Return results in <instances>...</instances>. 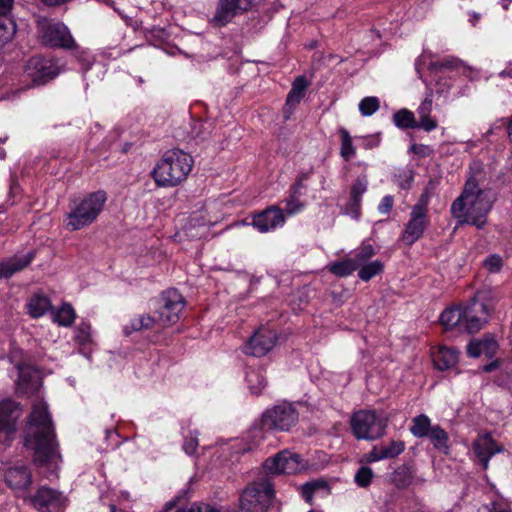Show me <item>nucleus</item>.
<instances>
[{"instance_id": "49530a36", "label": "nucleus", "mask_w": 512, "mask_h": 512, "mask_svg": "<svg viewBox=\"0 0 512 512\" xmlns=\"http://www.w3.org/2000/svg\"><path fill=\"white\" fill-rule=\"evenodd\" d=\"M91 327L87 323H81L76 329L75 338L80 344H86L90 341Z\"/></svg>"}, {"instance_id": "774afa93", "label": "nucleus", "mask_w": 512, "mask_h": 512, "mask_svg": "<svg viewBox=\"0 0 512 512\" xmlns=\"http://www.w3.org/2000/svg\"><path fill=\"white\" fill-rule=\"evenodd\" d=\"M259 431L257 429H254L253 430V433H254V436H256V434L258 433Z\"/></svg>"}, {"instance_id": "58836bf2", "label": "nucleus", "mask_w": 512, "mask_h": 512, "mask_svg": "<svg viewBox=\"0 0 512 512\" xmlns=\"http://www.w3.org/2000/svg\"><path fill=\"white\" fill-rule=\"evenodd\" d=\"M16 25L10 17L0 16V48L15 34Z\"/></svg>"}, {"instance_id": "e2e57ef3", "label": "nucleus", "mask_w": 512, "mask_h": 512, "mask_svg": "<svg viewBox=\"0 0 512 512\" xmlns=\"http://www.w3.org/2000/svg\"><path fill=\"white\" fill-rule=\"evenodd\" d=\"M508 137H509L510 141L512 142V120L510 121V123L508 125Z\"/></svg>"}, {"instance_id": "0e129e2a", "label": "nucleus", "mask_w": 512, "mask_h": 512, "mask_svg": "<svg viewBox=\"0 0 512 512\" xmlns=\"http://www.w3.org/2000/svg\"><path fill=\"white\" fill-rule=\"evenodd\" d=\"M501 3H502V7L504 9H508V6L511 3V0H502Z\"/></svg>"}, {"instance_id": "f257e3e1", "label": "nucleus", "mask_w": 512, "mask_h": 512, "mask_svg": "<svg viewBox=\"0 0 512 512\" xmlns=\"http://www.w3.org/2000/svg\"><path fill=\"white\" fill-rule=\"evenodd\" d=\"M24 446L34 451L33 461L37 466L57 465L61 460L52 420L44 402L32 406L25 428Z\"/></svg>"}, {"instance_id": "f03ea898", "label": "nucleus", "mask_w": 512, "mask_h": 512, "mask_svg": "<svg viewBox=\"0 0 512 512\" xmlns=\"http://www.w3.org/2000/svg\"><path fill=\"white\" fill-rule=\"evenodd\" d=\"M489 194V191L479 188L478 181L472 175L467 179L462 194L452 203V215L459 219L461 224L466 223L478 229L483 228L492 207Z\"/></svg>"}, {"instance_id": "412c9836", "label": "nucleus", "mask_w": 512, "mask_h": 512, "mask_svg": "<svg viewBox=\"0 0 512 512\" xmlns=\"http://www.w3.org/2000/svg\"><path fill=\"white\" fill-rule=\"evenodd\" d=\"M36 252L29 251L23 255H14L11 258L0 262V278H9L13 274L22 271L35 258Z\"/></svg>"}, {"instance_id": "a19ab883", "label": "nucleus", "mask_w": 512, "mask_h": 512, "mask_svg": "<svg viewBox=\"0 0 512 512\" xmlns=\"http://www.w3.org/2000/svg\"><path fill=\"white\" fill-rule=\"evenodd\" d=\"M375 254V249L372 244L364 242L356 251L355 257L352 258L355 263H357V267L359 268L361 265L366 263L371 257Z\"/></svg>"}, {"instance_id": "20e7f679", "label": "nucleus", "mask_w": 512, "mask_h": 512, "mask_svg": "<svg viewBox=\"0 0 512 512\" xmlns=\"http://www.w3.org/2000/svg\"><path fill=\"white\" fill-rule=\"evenodd\" d=\"M193 166L192 157L180 149L168 150L152 171L158 186L173 187L184 181Z\"/></svg>"}, {"instance_id": "c85d7f7f", "label": "nucleus", "mask_w": 512, "mask_h": 512, "mask_svg": "<svg viewBox=\"0 0 512 512\" xmlns=\"http://www.w3.org/2000/svg\"><path fill=\"white\" fill-rule=\"evenodd\" d=\"M27 308L33 318H39L51 308V303L47 296L36 294L28 301Z\"/></svg>"}, {"instance_id": "2f4dec72", "label": "nucleus", "mask_w": 512, "mask_h": 512, "mask_svg": "<svg viewBox=\"0 0 512 512\" xmlns=\"http://www.w3.org/2000/svg\"><path fill=\"white\" fill-rule=\"evenodd\" d=\"M432 428L433 426L431 425L430 418L425 414H421L413 418L412 425L409 430L413 436L417 438H424L428 436Z\"/></svg>"}, {"instance_id": "ea45409f", "label": "nucleus", "mask_w": 512, "mask_h": 512, "mask_svg": "<svg viewBox=\"0 0 512 512\" xmlns=\"http://www.w3.org/2000/svg\"><path fill=\"white\" fill-rule=\"evenodd\" d=\"M380 107V101L375 96L363 98L359 103V111L362 116L368 117L373 115Z\"/></svg>"}, {"instance_id": "9d476101", "label": "nucleus", "mask_w": 512, "mask_h": 512, "mask_svg": "<svg viewBox=\"0 0 512 512\" xmlns=\"http://www.w3.org/2000/svg\"><path fill=\"white\" fill-rule=\"evenodd\" d=\"M37 29L41 42L46 46L63 49L77 47L68 27L61 22L40 19L37 22Z\"/></svg>"}, {"instance_id": "603ef678", "label": "nucleus", "mask_w": 512, "mask_h": 512, "mask_svg": "<svg viewBox=\"0 0 512 512\" xmlns=\"http://www.w3.org/2000/svg\"><path fill=\"white\" fill-rule=\"evenodd\" d=\"M410 151L421 158L428 157L433 153V149L425 144H413L410 147Z\"/></svg>"}, {"instance_id": "2eb2a0df", "label": "nucleus", "mask_w": 512, "mask_h": 512, "mask_svg": "<svg viewBox=\"0 0 512 512\" xmlns=\"http://www.w3.org/2000/svg\"><path fill=\"white\" fill-rule=\"evenodd\" d=\"M57 63L44 57H32L26 65V73L34 85H44L58 76Z\"/></svg>"}, {"instance_id": "f8f14e48", "label": "nucleus", "mask_w": 512, "mask_h": 512, "mask_svg": "<svg viewBox=\"0 0 512 512\" xmlns=\"http://www.w3.org/2000/svg\"><path fill=\"white\" fill-rule=\"evenodd\" d=\"M263 467L269 474H297L306 468L304 459L297 453L283 450L265 460Z\"/></svg>"}, {"instance_id": "393cba45", "label": "nucleus", "mask_w": 512, "mask_h": 512, "mask_svg": "<svg viewBox=\"0 0 512 512\" xmlns=\"http://www.w3.org/2000/svg\"><path fill=\"white\" fill-rule=\"evenodd\" d=\"M301 492L302 497L309 504H312L314 497L325 498L331 493L330 487L325 480L307 482L302 486Z\"/></svg>"}, {"instance_id": "338daca9", "label": "nucleus", "mask_w": 512, "mask_h": 512, "mask_svg": "<svg viewBox=\"0 0 512 512\" xmlns=\"http://www.w3.org/2000/svg\"><path fill=\"white\" fill-rule=\"evenodd\" d=\"M5 157V153L4 152H1L0 153V158L3 159Z\"/></svg>"}, {"instance_id": "052dcab7", "label": "nucleus", "mask_w": 512, "mask_h": 512, "mask_svg": "<svg viewBox=\"0 0 512 512\" xmlns=\"http://www.w3.org/2000/svg\"><path fill=\"white\" fill-rule=\"evenodd\" d=\"M469 17V22L472 24V26H475L477 22L480 20L481 15L477 12H470Z\"/></svg>"}, {"instance_id": "473e14b6", "label": "nucleus", "mask_w": 512, "mask_h": 512, "mask_svg": "<svg viewBox=\"0 0 512 512\" xmlns=\"http://www.w3.org/2000/svg\"><path fill=\"white\" fill-rule=\"evenodd\" d=\"M340 136V155L345 161H349L356 155V148L352 143L349 131L343 127L338 130Z\"/></svg>"}, {"instance_id": "b1692460", "label": "nucleus", "mask_w": 512, "mask_h": 512, "mask_svg": "<svg viewBox=\"0 0 512 512\" xmlns=\"http://www.w3.org/2000/svg\"><path fill=\"white\" fill-rule=\"evenodd\" d=\"M304 189L303 178H298L295 184L290 188L289 196L284 200L285 212L288 215H294L300 212L305 204L301 202L302 190Z\"/></svg>"}, {"instance_id": "de8ad7c7", "label": "nucleus", "mask_w": 512, "mask_h": 512, "mask_svg": "<svg viewBox=\"0 0 512 512\" xmlns=\"http://www.w3.org/2000/svg\"><path fill=\"white\" fill-rule=\"evenodd\" d=\"M503 261L498 255H491L484 261V267L491 273H496L502 268Z\"/></svg>"}, {"instance_id": "4468645a", "label": "nucleus", "mask_w": 512, "mask_h": 512, "mask_svg": "<svg viewBox=\"0 0 512 512\" xmlns=\"http://www.w3.org/2000/svg\"><path fill=\"white\" fill-rule=\"evenodd\" d=\"M255 0H218L211 23L215 27H223L232 19L253 8Z\"/></svg>"}, {"instance_id": "864d4df0", "label": "nucleus", "mask_w": 512, "mask_h": 512, "mask_svg": "<svg viewBox=\"0 0 512 512\" xmlns=\"http://www.w3.org/2000/svg\"><path fill=\"white\" fill-rule=\"evenodd\" d=\"M394 204V199L391 195H386L382 198L379 206L378 211L382 214H388L390 210L392 209Z\"/></svg>"}, {"instance_id": "37998d69", "label": "nucleus", "mask_w": 512, "mask_h": 512, "mask_svg": "<svg viewBox=\"0 0 512 512\" xmlns=\"http://www.w3.org/2000/svg\"><path fill=\"white\" fill-rule=\"evenodd\" d=\"M368 179L366 175L359 176L353 183L350 197L362 200L363 194L367 191Z\"/></svg>"}, {"instance_id": "4c0bfd02", "label": "nucleus", "mask_w": 512, "mask_h": 512, "mask_svg": "<svg viewBox=\"0 0 512 512\" xmlns=\"http://www.w3.org/2000/svg\"><path fill=\"white\" fill-rule=\"evenodd\" d=\"M76 314L70 304L62 305L54 314V321L60 326H70L75 320Z\"/></svg>"}, {"instance_id": "5701e85b", "label": "nucleus", "mask_w": 512, "mask_h": 512, "mask_svg": "<svg viewBox=\"0 0 512 512\" xmlns=\"http://www.w3.org/2000/svg\"><path fill=\"white\" fill-rule=\"evenodd\" d=\"M432 105V95L428 94L417 108V114L419 116V121H417L418 128L426 132L433 131L437 128V121L431 117Z\"/></svg>"}, {"instance_id": "423d86ee", "label": "nucleus", "mask_w": 512, "mask_h": 512, "mask_svg": "<svg viewBox=\"0 0 512 512\" xmlns=\"http://www.w3.org/2000/svg\"><path fill=\"white\" fill-rule=\"evenodd\" d=\"M350 426L358 440H376L381 438L387 428V419L374 410H359L352 414Z\"/></svg>"}, {"instance_id": "7c9ffc66", "label": "nucleus", "mask_w": 512, "mask_h": 512, "mask_svg": "<svg viewBox=\"0 0 512 512\" xmlns=\"http://www.w3.org/2000/svg\"><path fill=\"white\" fill-rule=\"evenodd\" d=\"M427 437L435 449L445 454L449 452V435L440 425H434Z\"/></svg>"}, {"instance_id": "f3484780", "label": "nucleus", "mask_w": 512, "mask_h": 512, "mask_svg": "<svg viewBox=\"0 0 512 512\" xmlns=\"http://www.w3.org/2000/svg\"><path fill=\"white\" fill-rule=\"evenodd\" d=\"M276 340L277 335L275 331L261 328L251 336L244 347V352L248 355L262 357L274 347Z\"/></svg>"}, {"instance_id": "ddd939ff", "label": "nucleus", "mask_w": 512, "mask_h": 512, "mask_svg": "<svg viewBox=\"0 0 512 512\" xmlns=\"http://www.w3.org/2000/svg\"><path fill=\"white\" fill-rule=\"evenodd\" d=\"M30 504L39 512L59 511L67 505V497L60 491L42 486L28 497Z\"/></svg>"}, {"instance_id": "69168bd1", "label": "nucleus", "mask_w": 512, "mask_h": 512, "mask_svg": "<svg viewBox=\"0 0 512 512\" xmlns=\"http://www.w3.org/2000/svg\"><path fill=\"white\" fill-rule=\"evenodd\" d=\"M110 512H124V511L121 509H117L114 505H111Z\"/></svg>"}, {"instance_id": "5fc2aeb1", "label": "nucleus", "mask_w": 512, "mask_h": 512, "mask_svg": "<svg viewBox=\"0 0 512 512\" xmlns=\"http://www.w3.org/2000/svg\"><path fill=\"white\" fill-rule=\"evenodd\" d=\"M198 447V440L196 437H187L183 443V449L188 455H192L196 452Z\"/></svg>"}, {"instance_id": "a878e982", "label": "nucleus", "mask_w": 512, "mask_h": 512, "mask_svg": "<svg viewBox=\"0 0 512 512\" xmlns=\"http://www.w3.org/2000/svg\"><path fill=\"white\" fill-rule=\"evenodd\" d=\"M156 324L159 325L157 316L153 317L149 314H140L133 317L130 322L124 326L123 331L126 335H130L133 332L152 329Z\"/></svg>"}, {"instance_id": "39448f33", "label": "nucleus", "mask_w": 512, "mask_h": 512, "mask_svg": "<svg viewBox=\"0 0 512 512\" xmlns=\"http://www.w3.org/2000/svg\"><path fill=\"white\" fill-rule=\"evenodd\" d=\"M107 201L103 190L92 192L70 206L65 226L69 231H77L94 223Z\"/></svg>"}, {"instance_id": "cd10ccee", "label": "nucleus", "mask_w": 512, "mask_h": 512, "mask_svg": "<svg viewBox=\"0 0 512 512\" xmlns=\"http://www.w3.org/2000/svg\"><path fill=\"white\" fill-rule=\"evenodd\" d=\"M430 68L436 71H461L463 74H466L467 71L471 70V68L467 66L461 59L454 56H448L440 61L433 62L430 64Z\"/></svg>"}, {"instance_id": "680f3d73", "label": "nucleus", "mask_w": 512, "mask_h": 512, "mask_svg": "<svg viewBox=\"0 0 512 512\" xmlns=\"http://www.w3.org/2000/svg\"><path fill=\"white\" fill-rule=\"evenodd\" d=\"M495 367H496L495 363H490V364L484 366V371L491 372Z\"/></svg>"}, {"instance_id": "c03bdc74", "label": "nucleus", "mask_w": 512, "mask_h": 512, "mask_svg": "<svg viewBox=\"0 0 512 512\" xmlns=\"http://www.w3.org/2000/svg\"><path fill=\"white\" fill-rule=\"evenodd\" d=\"M373 475V471L370 467L362 466L356 472L354 480L358 486L367 487L370 485Z\"/></svg>"}, {"instance_id": "09e8293b", "label": "nucleus", "mask_w": 512, "mask_h": 512, "mask_svg": "<svg viewBox=\"0 0 512 512\" xmlns=\"http://www.w3.org/2000/svg\"><path fill=\"white\" fill-rule=\"evenodd\" d=\"M478 512H512L509 506L504 502L493 501L488 505L482 506Z\"/></svg>"}, {"instance_id": "3c124183", "label": "nucleus", "mask_w": 512, "mask_h": 512, "mask_svg": "<svg viewBox=\"0 0 512 512\" xmlns=\"http://www.w3.org/2000/svg\"><path fill=\"white\" fill-rule=\"evenodd\" d=\"M478 342L479 344H483L481 348L483 349V353L485 355H491L497 349V342L491 337H484L483 339L478 340Z\"/></svg>"}, {"instance_id": "6e6d98bb", "label": "nucleus", "mask_w": 512, "mask_h": 512, "mask_svg": "<svg viewBox=\"0 0 512 512\" xmlns=\"http://www.w3.org/2000/svg\"><path fill=\"white\" fill-rule=\"evenodd\" d=\"M483 344H479L478 341H472L467 346V353L471 357H479L484 354L483 349L481 348Z\"/></svg>"}, {"instance_id": "13d9d810", "label": "nucleus", "mask_w": 512, "mask_h": 512, "mask_svg": "<svg viewBox=\"0 0 512 512\" xmlns=\"http://www.w3.org/2000/svg\"><path fill=\"white\" fill-rule=\"evenodd\" d=\"M14 0H0V16L10 17Z\"/></svg>"}, {"instance_id": "6e6552de", "label": "nucleus", "mask_w": 512, "mask_h": 512, "mask_svg": "<svg viewBox=\"0 0 512 512\" xmlns=\"http://www.w3.org/2000/svg\"><path fill=\"white\" fill-rule=\"evenodd\" d=\"M299 419L294 404L283 401L265 410L261 417V428L266 430L289 431Z\"/></svg>"}, {"instance_id": "bb28decb", "label": "nucleus", "mask_w": 512, "mask_h": 512, "mask_svg": "<svg viewBox=\"0 0 512 512\" xmlns=\"http://www.w3.org/2000/svg\"><path fill=\"white\" fill-rule=\"evenodd\" d=\"M433 361L437 369L448 370L458 362V351L455 348L440 347Z\"/></svg>"}, {"instance_id": "0eeeda50", "label": "nucleus", "mask_w": 512, "mask_h": 512, "mask_svg": "<svg viewBox=\"0 0 512 512\" xmlns=\"http://www.w3.org/2000/svg\"><path fill=\"white\" fill-rule=\"evenodd\" d=\"M274 493L273 486L267 479L249 484L240 497V512H266Z\"/></svg>"}, {"instance_id": "e433bc0d", "label": "nucleus", "mask_w": 512, "mask_h": 512, "mask_svg": "<svg viewBox=\"0 0 512 512\" xmlns=\"http://www.w3.org/2000/svg\"><path fill=\"white\" fill-rule=\"evenodd\" d=\"M357 263L352 258H347L343 261L334 262L330 265V272L339 277H346L351 275L357 270Z\"/></svg>"}, {"instance_id": "9b49d317", "label": "nucleus", "mask_w": 512, "mask_h": 512, "mask_svg": "<svg viewBox=\"0 0 512 512\" xmlns=\"http://www.w3.org/2000/svg\"><path fill=\"white\" fill-rule=\"evenodd\" d=\"M184 306V298L176 289L164 291L160 296L159 307L155 312L159 325L166 327L176 323Z\"/></svg>"}, {"instance_id": "4d7b16f0", "label": "nucleus", "mask_w": 512, "mask_h": 512, "mask_svg": "<svg viewBox=\"0 0 512 512\" xmlns=\"http://www.w3.org/2000/svg\"><path fill=\"white\" fill-rule=\"evenodd\" d=\"M383 459H386V458H385L384 454L382 453V449H381L380 445L373 447V449L367 454V460L369 462H376V461H380Z\"/></svg>"}, {"instance_id": "8fccbe9b", "label": "nucleus", "mask_w": 512, "mask_h": 512, "mask_svg": "<svg viewBox=\"0 0 512 512\" xmlns=\"http://www.w3.org/2000/svg\"><path fill=\"white\" fill-rule=\"evenodd\" d=\"M396 177H397L399 186L402 189H408L413 180V172H412V170H409V169L403 170L398 175H396Z\"/></svg>"}, {"instance_id": "7ed1b4c3", "label": "nucleus", "mask_w": 512, "mask_h": 512, "mask_svg": "<svg viewBox=\"0 0 512 512\" xmlns=\"http://www.w3.org/2000/svg\"><path fill=\"white\" fill-rule=\"evenodd\" d=\"M489 307L478 299L458 307L445 309L440 322L446 330L457 328L460 332L476 333L487 322Z\"/></svg>"}, {"instance_id": "c756f323", "label": "nucleus", "mask_w": 512, "mask_h": 512, "mask_svg": "<svg viewBox=\"0 0 512 512\" xmlns=\"http://www.w3.org/2000/svg\"><path fill=\"white\" fill-rule=\"evenodd\" d=\"M246 381L253 394H259L267 384L264 371L261 368H248L246 371Z\"/></svg>"}, {"instance_id": "4be33fe9", "label": "nucleus", "mask_w": 512, "mask_h": 512, "mask_svg": "<svg viewBox=\"0 0 512 512\" xmlns=\"http://www.w3.org/2000/svg\"><path fill=\"white\" fill-rule=\"evenodd\" d=\"M306 87L307 81L303 76L297 77L293 82L292 88L287 95L286 103L283 108V115L285 120L290 119L295 107L303 99Z\"/></svg>"}, {"instance_id": "aec40b11", "label": "nucleus", "mask_w": 512, "mask_h": 512, "mask_svg": "<svg viewBox=\"0 0 512 512\" xmlns=\"http://www.w3.org/2000/svg\"><path fill=\"white\" fill-rule=\"evenodd\" d=\"M473 451L484 469L488 468L490 458L502 451L490 434H484L477 437L473 443Z\"/></svg>"}, {"instance_id": "f704fd0d", "label": "nucleus", "mask_w": 512, "mask_h": 512, "mask_svg": "<svg viewBox=\"0 0 512 512\" xmlns=\"http://www.w3.org/2000/svg\"><path fill=\"white\" fill-rule=\"evenodd\" d=\"M358 269V277L362 281L368 282L373 277L383 272L384 264L380 260H374L369 263H364Z\"/></svg>"}, {"instance_id": "dca6fc26", "label": "nucleus", "mask_w": 512, "mask_h": 512, "mask_svg": "<svg viewBox=\"0 0 512 512\" xmlns=\"http://www.w3.org/2000/svg\"><path fill=\"white\" fill-rule=\"evenodd\" d=\"M20 415V408L16 402L12 400L0 402V444L8 445L11 443Z\"/></svg>"}, {"instance_id": "6ab92c4d", "label": "nucleus", "mask_w": 512, "mask_h": 512, "mask_svg": "<svg viewBox=\"0 0 512 512\" xmlns=\"http://www.w3.org/2000/svg\"><path fill=\"white\" fill-rule=\"evenodd\" d=\"M5 483L16 493H26L32 484L31 470L25 465H16L7 469Z\"/></svg>"}, {"instance_id": "1a4fd4ad", "label": "nucleus", "mask_w": 512, "mask_h": 512, "mask_svg": "<svg viewBox=\"0 0 512 512\" xmlns=\"http://www.w3.org/2000/svg\"><path fill=\"white\" fill-rule=\"evenodd\" d=\"M428 202V193H423L411 209L409 220L401 235V240L408 246L419 240L429 225Z\"/></svg>"}, {"instance_id": "c9c22d12", "label": "nucleus", "mask_w": 512, "mask_h": 512, "mask_svg": "<svg viewBox=\"0 0 512 512\" xmlns=\"http://www.w3.org/2000/svg\"><path fill=\"white\" fill-rule=\"evenodd\" d=\"M414 478L413 470L408 466L398 467L392 474V481L398 488H406Z\"/></svg>"}, {"instance_id": "79ce46f5", "label": "nucleus", "mask_w": 512, "mask_h": 512, "mask_svg": "<svg viewBox=\"0 0 512 512\" xmlns=\"http://www.w3.org/2000/svg\"><path fill=\"white\" fill-rule=\"evenodd\" d=\"M380 447L385 458L390 459L400 455L405 449V444L400 440H391L388 444H381Z\"/></svg>"}, {"instance_id": "72a5a7b5", "label": "nucleus", "mask_w": 512, "mask_h": 512, "mask_svg": "<svg viewBox=\"0 0 512 512\" xmlns=\"http://www.w3.org/2000/svg\"><path fill=\"white\" fill-rule=\"evenodd\" d=\"M393 122L401 129L418 128L414 113L405 108L400 109L393 114Z\"/></svg>"}, {"instance_id": "bf43d9fd", "label": "nucleus", "mask_w": 512, "mask_h": 512, "mask_svg": "<svg viewBox=\"0 0 512 512\" xmlns=\"http://www.w3.org/2000/svg\"><path fill=\"white\" fill-rule=\"evenodd\" d=\"M163 512H183V510L178 509L174 501H170L165 505Z\"/></svg>"}, {"instance_id": "a18cd8bd", "label": "nucleus", "mask_w": 512, "mask_h": 512, "mask_svg": "<svg viewBox=\"0 0 512 512\" xmlns=\"http://www.w3.org/2000/svg\"><path fill=\"white\" fill-rule=\"evenodd\" d=\"M361 201L360 199L350 197L344 207V213L350 215L353 219H359L361 215Z\"/></svg>"}, {"instance_id": "a211bd4d", "label": "nucleus", "mask_w": 512, "mask_h": 512, "mask_svg": "<svg viewBox=\"0 0 512 512\" xmlns=\"http://www.w3.org/2000/svg\"><path fill=\"white\" fill-rule=\"evenodd\" d=\"M285 224L283 210L272 205L265 210L253 215L251 225L261 233H266L282 227Z\"/></svg>"}]
</instances>
